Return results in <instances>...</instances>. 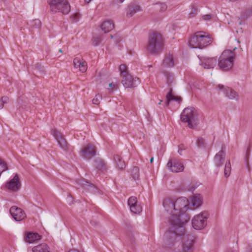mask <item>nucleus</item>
Here are the masks:
<instances>
[{
    "mask_svg": "<svg viewBox=\"0 0 252 252\" xmlns=\"http://www.w3.org/2000/svg\"><path fill=\"white\" fill-rule=\"evenodd\" d=\"M189 202L186 197H179L176 200L167 198L164 200L163 206L169 213V221L171 226L166 232V237L174 239L176 234L182 235L185 229L184 225L189 220L185 212L188 209Z\"/></svg>",
    "mask_w": 252,
    "mask_h": 252,
    "instance_id": "1",
    "label": "nucleus"
},
{
    "mask_svg": "<svg viewBox=\"0 0 252 252\" xmlns=\"http://www.w3.org/2000/svg\"><path fill=\"white\" fill-rule=\"evenodd\" d=\"M163 47V39L159 33L154 32L149 34L146 46L149 53L158 55L162 51Z\"/></svg>",
    "mask_w": 252,
    "mask_h": 252,
    "instance_id": "2",
    "label": "nucleus"
},
{
    "mask_svg": "<svg viewBox=\"0 0 252 252\" xmlns=\"http://www.w3.org/2000/svg\"><path fill=\"white\" fill-rule=\"evenodd\" d=\"M210 34L202 31L196 32L189 41V46L193 48H204L212 42Z\"/></svg>",
    "mask_w": 252,
    "mask_h": 252,
    "instance_id": "3",
    "label": "nucleus"
},
{
    "mask_svg": "<svg viewBox=\"0 0 252 252\" xmlns=\"http://www.w3.org/2000/svg\"><path fill=\"white\" fill-rule=\"evenodd\" d=\"M119 71L122 78L121 82L125 88H131L136 87L140 83L137 77H133L129 72L127 66L124 64L119 66Z\"/></svg>",
    "mask_w": 252,
    "mask_h": 252,
    "instance_id": "4",
    "label": "nucleus"
},
{
    "mask_svg": "<svg viewBox=\"0 0 252 252\" xmlns=\"http://www.w3.org/2000/svg\"><path fill=\"white\" fill-rule=\"evenodd\" d=\"M236 47L233 51L231 50H225L221 54L218 61V66L223 71H228L233 66L234 60L236 54L234 52Z\"/></svg>",
    "mask_w": 252,
    "mask_h": 252,
    "instance_id": "5",
    "label": "nucleus"
},
{
    "mask_svg": "<svg viewBox=\"0 0 252 252\" xmlns=\"http://www.w3.org/2000/svg\"><path fill=\"white\" fill-rule=\"evenodd\" d=\"M185 232L182 235L176 234L174 239H172L171 237H167L166 233L165 234V238L166 239L167 244L168 245H173L176 238L177 236H183V252H191L193 248L194 244V237L191 235H184Z\"/></svg>",
    "mask_w": 252,
    "mask_h": 252,
    "instance_id": "6",
    "label": "nucleus"
},
{
    "mask_svg": "<svg viewBox=\"0 0 252 252\" xmlns=\"http://www.w3.org/2000/svg\"><path fill=\"white\" fill-rule=\"evenodd\" d=\"M196 112L192 107H187L184 109L181 115L182 122L188 123V126L190 128H194L196 126Z\"/></svg>",
    "mask_w": 252,
    "mask_h": 252,
    "instance_id": "7",
    "label": "nucleus"
},
{
    "mask_svg": "<svg viewBox=\"0 0 252 252\" xmlns=\"http://www.w3.org/2000/svg\"><path fill=\"white\" fill-rule=\"evenodd\" d=\"M49 4L54 13L61 12L67 14L70 11V6L66 0H49Z\"/></svg>",
    "mask_w": 252,
    "mask_h": 252,
    "instance_id": "8",
    "label": "nucleus"
},
{
    "mask_svg": "<svg viewBox=\"0 0 252 252\" xmlns=\"http://www.w3.org/2000/svg\"><path fill=\"white\" fill-rule=\"evenodd\" d=\"M208 214L207 212H203L194 216L192 220L193 227L197 230L203 228L207 224Z\"/></svg>",
    "mask_w": 252,
    "mask_h": 252,
    "instance_id": "9",
    "label": "nucleus"
},
{
    "mask_svg": "<svg viewBox=\"0 0 252 252\" xmlns=\"http://www.w3.org/2000/svg\"><path fill=\"white\" fill-rule=\"evenodd\" d=\"M52 133L60 147L64 151H67L69 149L68 144L63 134L55 128L52 130Z\"/></svg>",
    "mask_w": 252,
    "mask_h": 252,
    "instance_id": "10",
    "label": "nucleus"
},
{
    "mask_svg": "<svg viewBox=\"0 0 252 252\" xmlns=\"http://www.w3.org/2000/svg\"><path fill=\"white\" fill-rule=\"evenodd\" d=\"M21 187V182L17 174H16L13 178L5 184V188L12 192L18 191L20 189Z\"/></svg>",
    "mask_w": 252,
    "mask_h": 252,
    "instance_id": "11",
    "label": "nucleus"
},
{
    "mask_svg": "<svg viewBox=\"0 0 252 252\" xmlns=\"http://www.w3.org/2000/svg\"><path fill=\"white\" fill-rule=\"evenodd\" d=\"M169 169L173 172H179L183 171L184 169V166L183 163L177 159H170L167 164Z\"/></svg>",
    "mask_w": 252,
    "mask_h": 252,
    "instance_id": "12",
    "label": "nucleus"
},
{
    "mask_svg": "<svg viewBox=\"0 0 252 252\" xmlns=\"http://www.w3.org/2000/svg\"><path fill=\"white\" fill-rule=\"evenodd\" d=\"M218 62L217 57H203L200 59V65L205 69L213 68Z\"/></svg>",
    "mask_w": 252,
    "mask_h": 252,
    "instance_id": "13",
    "label": "nucleus"
},
{
    "mask_svg": "<svg viewBox=\"0 0 252 252\" xmlns=\"http://www.w3.org/2000/svg\"><path fill=\"white\" fill-rule=\"evenodd\" d=\"M10 213L16 221H20L26 217V214L22 209L16 206H12L9 210Z\"/></svg>",
    "mask_w": 252,
    "mask_h": 252,
    "instance_id": "14",
    "label": "nucleus"
},
{
    "mask_svg": "<svg viewBox=\"0 0 252 252\" xmlns=\"http://www.w3.org/2000/svg\"><path fill=\"white\" fill-rule=\"evenodd\" d=\"M218 88L222 90L226 96L231 99L237 100L239 98L238 94L233 89L228 87H225L222 85H219L218 86Z\"/></svg>",
    "mask_w": 252,
    "mask_h": 252,
    "instance_id": "15",
    "label": "nucleus"
},
{
    "mask_svg": "<svg viewBox=\"0 0 252 252\" xmlns=\"http://www.w3.org/2000/svg\"><path fill=\"white\" fill-rule=\"evenodd\" d=\"M74 67L79 68L82 72H85L87 69V63L82 58L75 57L73 60Z\"/></svg>",
    "mask_w": 252,
    "mask_h": 252,
    "instance_id": "16",
    "label": "nucleus"
},
{
    "mask_svg": "<svg viewBox=\"0 0 252 252\" xmlns=\"http://www.w3.org/2000/svg\"><path fill=\"white\" fill-rule=\"evenodd\" d=\"M82 157L88 158L89 156H94L95 154V147L91 144L87 145L81 150Z\"/></svg>",
    "mask_w": 252,
    "mask_h": 252,
    "instance_id": "17",
    "label": "nucleus"
},
{
    "mask_svg": "<svg viewBox=\"0 0 252 252\" xmlns=\"http://www.w3.org/2000/svg\"><path fill=\"white\" fill-rule=\"evenodd\" d=\"M225 153L222 148L221 150L216 154L214 158V162L217 167H220L222 164L225 159Z\"/></svg>",
    "mask_w": 252,
    "mask_h": 252,
    "instance_id": "18",
    "label": "nucleus"
},
{
    "mask_svg": "<svg viewBox=\"0 0 252 252\" xmlns=\"http://www.w3.org/2000/svg\"><path fill=\"white\" fill-rule=\"evenodd\" d=\"M174 59L173 55L170 53L167 54L162 63L163 67H171L174 65Z\"/></svg>",
    "mask_w": 252,
    "mask_h": 252,
    "instance_id": "19",
    "label": "nucleus"
},
{
    "mask_svg": "<svg viewBox=\"0 0 252 252\" xmlns=\"http://www.w3.org/2000/svg\"><path fill=\"white\" fill-rule=\"evenodd\" d=\"M94 166L98 171L104 172L107 170V166L104 160L99 158H95L94 160Z\"/></svg>",
    "mask_w": 252,
    "mask_h": 252,
    "instance_id": "20",
    "label": "nucleus"
},
{
    "mask_svg": "<svg viewBox=\"0 0 252 252\" xmlns=\"http://www.w3.org/2000/svg\"><path fill=\"white\" fill-rule=\"evenodd\" d=\"M114 28V24L111 20H107L102 23L101 25V30L107 33L112 31Z\"/></svg>",
    "mask_w": 252,
    "mask_h": 252,
    "instance_id": "21",
    "label": "nucleus"
},
{
    "mask_svg": "<svg viewBox=\"0 0 252 252\" xmlns=\"http://www.w3.org/2000/svg\"><path fill=\"white\" fill-rule=\"evenodd\" d=\"M41 236L37 233L29 232L26 234L25 241L29 243H32L36 240H40Z\"/></svg>",
    "mask_w": 252,
    "mask_h": 252,
    "instance_id": "22",
    "label": "nucleus"
},
{
    "mask_svg": "<svg viewBox=\"0 0 252 252\" xmlns=\"http://www.w3.org/2000/svg\"><path fill=\"white\" fill-rule=\"evenodd\" d=\"M141 10L140 6L135 4H130L128 6L126 14L129 17H132L135 13Z\"/></svg>",
    "mask_w": 252,
    "mask_h": 252,
    "instance_id": "23",
    "label": "nucleus"
},
{
    "mask_svg": "<svg viewBox=\"0 0 252 252\" xmlns=\"http://www.w3.org/2000/svg\"><path fill=\"white\" fill-rule=\"evenodd\" d=\"M114 160L116 165L117 167L119 170H123L126 167L125 162L123 160L121 157L119 155H115L114 156Z\"/></svg>",
    "mask_w": 252,
    "mask_h": 252,
    "instance_id": "24",
    "label": "nucleus"
},
{
    "mask_svg": "<svg viewBox=\"0 0 252 252\" xmlns=\"http://www.w3.org/2000/svg\"><path fill=\"white\" fill-rule=\"evenodd\" d=\"M172 89L171 88L170 89L169 92L167 93L166 96V102L165 104L166 106H168L169 104L170 101L171 100H175L179 103L182 100L181 98L178 96H175L173 95L172 94Z\"/></svg>",
    "mask_w": 252,
    "mask_h": 252,
    "instance_id": "25",
    "label": "nucleus"
},
{
    "mask_svg": "<svg viewBox=\"0 0 252 252\" xmlns=\"http://www.w3.org/2000/svg\"><path fill=\"white\" fill-rule=\"evenodd\" d=\"M49 249L47 244L42 243L33 247L32 251L33 252H50Z\"/></svg>",
    "mask_w": 252,
    "mask_h": 252,
    "instance_id": "26",
    "label": "nucleus"
},
{
    "mask_svg": "<svg viewBox=\"0 0 252 252\" xmlns=\"http://www.w3.org/2000/svg\"><path fill=\"white\" fill-rule=\"evenodd\" d=\"M191 201L192 205L195 208H198L202 205V197L200 194L195 195L191 198Z\"/></svg>",
    "mask_w": 252,
    "mask_h": 252,
    "instance_id": "27",
    "label": "nucleus"
},
{
    "mask_svg": "<svg viewBox=\"0 0 252 252\" xmlns=\"http://www.w3.org/2000/svg\"><path fill=\"white\" fill-rule=\"evenodd\" d=\"M164 74L166 79V83L168 86H170L174 81L173 74L167 71H164Z\"/></svg>",
    "mask_w": 252,
    "mask_h": 252,
    "instance_id": "28",
    "label": "nucleus"
},
{
    "mask_svg": "<svg viewBox=\"0 0 252 252\" xmlns=\"http://www.w3.org/2000/svg\"><path fill=\"white\" fill-rule=\"evenodd\" d=\"M251 16H252V8H248L245 12H244L242 14L241 17L239 18V20L243 19L245 20L246 19L248 18Z\"/></svg>",
    "mask_w": 252,
    "mask_h": 252,
    "instance_id": "29",
    "label": "nucleus"
},
{
    "mask_svg": "<svg viewBox=\"0 0 252 252\" xmlns=\"http://www.w3.org/2000/svg\"><path fill=\"white\" fill-rule=\"evenodd\" d=\"M155 9L159 12L165 11L167 8L166 4L164 3H158L155 4Z\"/></svg>",
    "mask_w": 252,
    "mask_h": 252,
    "instance_id": "30",
    "label": "nucleus"
},
{
    "mask_svg": "<svg viewBox=\"0 0 252 252\" xmlns=\"http://www.w3.org/2000/svg\"><path fill=\"white\" fill-rule=\"evenodd\" d=\"M231 165L230 161L228 160L225 164L224 170V175L226 178L229 177L231 173Z\"/></svg>",
    "mask_w": 252,
    "mask_h": 252,
    "instance_id": "31",
    "label": "nucleus"
},
{
    "mask_svg": "<svg viewBox=\"0 0 252 252\" xmlns=\"http://www.w3.org/2000/svg\"><path fill=\"white\" fill-rule=\"evenodd\" d=\"M131 175L134 180L138 179L139 177V169L137 166H134L131 170Z\"/></svg>",
    "mask_w": 252,
    "mask_h": 252,
    "instance_id": "32",
    "label": "nucleus"
},
{
    "mask_svg": "<svg viewBox=\"0 0 252 252\" xmlns=\"http://www.w3.org/2000/svg\"><path fill=\"white\" fill-rule=\"evenodd\" d=\"M102 40V38L100 35L94 36L92 40V44L94 46H97L101 42Z\"/></svg>",
    "mask_w": 252,
    "mask_h": 252,
    "instance_id": "33",
    "label": "nucleus"
},
{
    "mask_svg": "<svg viewBox=\"0 0 252 252\" xmlns=\"http://www.w3.org/2000/svg\"><path fill=\"white\" fill-rule=\"evenodd\" d=\"M30 25L32 27L38 28L41 26V22L39 19H34L30 21Z\"/></svg>",
    "mask_w": 252,
    "mask_h": 252,
    "instance_id": "34",
    "label": "nucleus"
},
{
    "mask_svg": "<svg viewBox=\"0 0 252 252\" xmlns=\"http://www.w3.org/2000/svg\"><path fill=\"white\" fill-rule=\"evenodd\" d=\"M131 212L133 214H139L142 211V207L140 204L136 205L135 207H131Z\"/></svg>",
    "mask_w": 252,
    "mask_h": 252,
    "instance_id": "35",
    "label": "nucleus"
},
{
    "mask_svg": "<svg viewBox=\"0 0 252 252\" xmlns=\"http://www.w3.org/2000/svg\"><path fill=\"white\" fill-rule=\"evenodd\" d=\"M197 13V8L194 4H192L191 6V10L190 12L189 13V15L190 17H194Z\"/></svg>",
    "mask_w": 252,
    "mask_h": 252,
    "instance_id": "36",
    "label": "nucleus"
},
{
    "mask_svg": "<svg viewBox=\"0 0 252 252\" xmlns=\"http://www.w3.org/2000/svg\"><path fill=\"white\" fill-rule=\"evenodd\" d=\"M196 145L199 148H205V142L204 139L202 137L198 138L196 140Z\"/></svg>",
    "mask_w": 252,
    "mask_h": 252,
    "instance_id": "37",
    "label": "nucleus"
},
{
    "mask_svg": "<svg viewBox=\"0 0 252 252\" xmlns=\"http://www.w3.org/2000/svg\"><path fill=\"white\" fill-rule=\"evenodd\" d=\"M9 101V98L7 96H4L1 97L0 100V109L3 107L4 104L7 103Z\"/></svg>",
    "mask_w": 252,
    "mask_h": 252,
    "instance_id": "38",
    "label": "nucleus"
},
{
    "mask_svg": "<svg viewBox=\"0 0 252 252\" xmlns=\"http://www.w3.org/2000/svg\"><path fill=\"white\" fill-rule=\"evenodd\" d=\"M101 98L102 97L99 94L95 95V97L92 100L93 104L95 105H98Z\"/></svg>",
    "mask_w": 252,
    "mask_h": 252,
    "instance_id": "39",
    "label": "nucleus"
},
{
    "mask_svg": "<svg viewBox=\"0 0 252 252\" xmlns=\"http://www.w3.org/2000/svg\"><path fill=\"white\" fill-rule=\"evenodd\" d=\"M137 202V198L135 196H131L128 200V204L129 206H133V203Z\"/></svg>",
    "mask_w": 252,
    "mask_h": 252,
    "instance_id": "40",
    "label": "nucleus"
},
{
    "mask_svg": "<svg viewBox=\"0 0 252 252\" xmlns=\"http://www.w3.org/2000/svg\"><path fill=\"white\" fill-rule=\"evenodd\" d=\"M187 149V147L183 144H180L178 146V153L179 155H182V152Z\"/></svg>",
    "mask_w": 252,
    "mask_h": 252,
    "instance_id": "41",
    "label": "nucleus"
},
{
    "mask_svg": "<svg viewBox=\"0 0 252 252\" xmlns=\"http://www.w3.org/2000/svg\"><path fill=\"white\" fill-rule=\"evenodd\" d=\"M79 184L83 188H85V186H90L89 183L83 180L79 181Z\"/></svg>",
    "mask_w": 252,
    "mask_h": 252,
    "instance_id": "42",
    "label": "nucleus"
},
{
    "mask_svg": "<svg viewBox=\"0 0 252 252\" xmlns=\"http://www.w3.org/2000/svg\"><path fill=\"white\" fill-rule=\"evenodd\" d=\"M109 87H111L112 90H117L118 88V84H113L112 83H111L109 84Z\"/></svg>",
    "mask_w": 252,
    "mask_h": 252,
    "instance_id": "43",
    "label": "nucleus"
},
{
    "mask_svg": "<svg viewBox=\"0 0 252 252\" xmlns=\"http://www.w3.org/2000/svg\"><path fill=\"white\" fill-rule=\"evenodd\" d=\"M35 68L36 69L39 70V71H41L42 72H44V69H43V67L42 66H41L40 64H39L38 63H37L35 64Z\"/></svg>",
    "mask_w": 252,
    "mask_h": 252,
    "instance_id": "44",
    "label": "nucleus"
},
{
    "mask_svg": "<svg viewBox=\"0 0 252 252\" xmlns=\"http://www.w3.org/2000/svg\"><path fill=\"white\" fill-rule=\"evenodd\" d=\"M211 16H212L210 14H206L202 15V18L203 20L207 21L211 19Z\"/></svg>",
    "mask_w": 252,
    "mask_h": 252,
    "instance_id": "45",
    "label": "nucleus"
},
{
    "mask_svg": "<svg viewBox=\"0 0 252 252\" xmlns=\"http://www.w3.org/2000/svg\"><path fill=\"white\" fill-rule=\"evenodd\" d=\"M68 252H79L78 250L76 249H72L68 251Z\"/></svg>",
    "mask_w": 252,
    "mask_h": 252,
    "instance_id": "46",
    "label": "nucleus"
},
{
    "mask_svg": "<svg viewBox=\"0 0 252 252\" xmlns=\"http://www.w3.org/2000/svg\"><path fill=\"white\" fill-rule=\"evenodd\" d=\"M138 205V204L137 203V202H136V203H133V208L135 207L136 205ZM129 206V208L131 210V207H132V206Z\"/></svg>",
    "mask_w": 252,
    "mask_h": 252,
    "instance_id": "47",
    "label": "nucleus"
},
{
    "mask_svg": "<svg viewBox=\"0 0 252 252\" xmlns=\"http://www.w3.org/2000/svg\"><path fill=\"white\" fill-rule=\"evenodd\" d=\"M153 160H154V158H153V157H152V158H151V159H150V162H151V163H152V162H153Z\"/></svg>",
    "mask_w": 252,
    "mask_h": 252,
    "instance_id": "48",
    "label": "nucleus"
},
{
    "mask_svg": "<svg viewBox=\"0 0 252 252\" xmlns=\"http://www.w3.org/2000/svg\"><path fill=\"white\" fill-rule=\"evenodd\" d=\"M92 0H85V2L87 3H89Z\"/></svg>",
    "mask_w": 252,
    "mask_h": 252,
    "instance_id": "49",
    "label": "nucleus"
},
{
    "mask_svg": "<svg viewBox=\"0 0 252 252\" xmlns=\"http://www.w3.org/2000/svg\"><path fill=\"white\" fill-rule=\"evenodd\" d=\"M119 0V2L122 3V2H123L125 0Z\"/></svg>",
    "mask_w": 252,
    "mask_h": 252,
    "instance_id": "50",
    "label": "nucleus"
},
{
    "mask_svg": "<svg viewBox=\"0 0 252 252\" xmlns=\"http://www.w3.org/2000/svg\"><path fill=\"white\" fill-rule=\"evenodd\" d=\"M162 101L161 100H160L159 103H158L159 105H160Z\"/></svg>",
    "mask_w": 252,
    "mask_h": 252,
    "instance_id": "51",
    "label": "nucleus"
},
{
    "mask_svg": "<svg viewBox=\"0 0 252 252\" xmlns=\"http://www.w3.org/2000/svg\"><path fill=\"white\" fill-rule=\"evenodd\" d=\"M59 52H60V53H62V52H63V51H62V49H60V50H59Z\"/></svg>",
    "mask_w": 252,
    "mask_h": 252,
    "instance_id": "52",
    "label": "nucleus"
},
{
    "mask_svg": "<svg viewBox=\"0 0 252 252\" xmlns=\"http://www.w3.org/2000/svg\"><path fill=\"white\" fill-rule=\"evenodd\" d=\"M239 25H241L242 24V22L241 21H239Z\"/></svg>",
    "mask_w": 252,
    "mask_h": 252,
    "instance_id": "53",
    "label": "nucleus"
},
{
    "mask_svg": "<svg viewBox=\"0 0 252 252\" xmlns=\"http://www.w3.org/2000/svg\"><path fill=\"white\" fill-rule=\"evenodd\" d=\"M110 37H111V38H113V36L112 34L110 35Z\"/></svg>",
    "mask_w": 252,
    "mask_h": 252,
    "instance_id": "54",
    "label": "nucleus"
},
{
    "mask_svg": "<svg viewBox=\"0 0 252 252\" xmlns=\"http://www.w3.org/2000/svg\"><path fill=\"white\" fill-rule=\"evenodd\" d=\"M74 16H78V14H74Z\"/></svg>",
    "mask_w": 252,
    "mask_h": 252,
    "instance_id": "55",
    "label": "nucleus"
},
{
    "mask_svg": "<svg viewBox=\"0 0 252 252\" xmlns=\"http://www.w3.org/2000/svg\"><path fill=\"white\" fill-rule=\"evenodd\" d=\"M74 21H75V22H77V21H78V20H77V19H76V20H74Z\"/></svg>",
    "mask_w": 252,
    "mask_h": 252,
    "instance_id": "56",
    "label": "nucleus"
}]
</instances>
